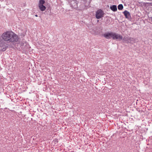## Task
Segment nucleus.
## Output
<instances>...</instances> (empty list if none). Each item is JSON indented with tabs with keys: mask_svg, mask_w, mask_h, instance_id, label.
Segmentation results:
<instances>
[{
	"mask_svg": "<svg viewBox=\"0 0 152 152\" xmlns=\"http://www.w3.org/2000/svg\"><path fill=\"white\" fill-rule=\"evenodd\" d=\"M1 37L5 41L8 42H16L19 39L18 35L11 31H7L3 33Z\"/></svg>",
	"mask_w": 152,
	"mask_h": 152,
	"instance_id": "f257e3e1",
	"label": "nucleus"
},
{
	"mask_svg": "<svg viewBox=\"0 0 152 152\" xmlns=\"http://www.w3.org/2000/svg\"><path fill=\"white\" fill-rule=\"evenodd\" d=\"M103 36L107 39H110L112 38L113 39H118L121 40L123 39L122 36L114 32H110L104 33Z\"/></svg>",
	"mask_w": 152,
	"mask_h": 152,
	"instance_id": "f03ea898",
	"label": "nucleus"
},
{
	"mask_svg": "<svg viewBox=\"0 0 152 152\" xmlns=\"http://www.w3.org/2000/svg\"><path fill=\"white\" fill-rule=\"evenodd\" d=\"M103 12L102 10H98L96 12V17L97 19H100L103 17Z\"/></svg>",
	"mask_w": 152,
	"mask_h": 152,
	"instance_id": "7ed1b4c3",
	"label": "nucleus"
},
{
	"mask_svg": "<svg viewBox=\"0 0 152 152\" xmlns=\"http://www.w3.org/2000/svg\"><path fill=\"white\" fill-rule=\"evenodd\" d=\"M125 17L126 18L128 19H130L131 18V16L130 13L127 11L126 10L123 12Z\"/></svg>",
	"mask_w": 152,
	"mask_h": 152,
	"instance_id": "20e7f679",
	"label": "nucleus"
},
{
	"mask_svg": "<svg viewBox=\"0 0 152 152\" xmlns=\"http://www.w3.org/2000/svg\"><path fill=\"white\" fill-rule=\"evenodd\" d=\"M110 8L113 12H115L117 10V7L116 5H113L111 6Z\"/></svg>",
	"mask_w": 152,
	"mask_h": 152,
	"instance_id": "39448f33",
	"label": "nucleus"
},
{
	"mask_svg": "<svg viewBox=\"0 0 152 152\" xmlns=\"http://www.w3.org/2000/svg\"><path fill=\"white\" fill-rule=\"evenodd\" d=\"M39 9L41 11H44L46 8V7L43 5H39Z\"/></svg>",
	"mask_w": 152,
	"mask_h": 152,
	"instance_id": "423d86ee",
	"label": "nucleus"
},
{
	"mask_svg": "<svg viewBox=\"0 0 152 152\" xmlns=\"http://www.w3.org/2000/svg\"><path fill=\"white\" fill-rule=\"evenodd\" d=\"M129 38L130 37H125L124 39L123 40L126 43H129Z\"/></svg>",
	"mask_w": 152,
	"mask_h": 152,
	"instance_id": "0eeeda50",
	"label": "nucleus"
},
{
	"mask_svg": "<svg viewBox=\"0 0 152 152\" xmlns=\"http://www.w3.org/2000/svg\"><path fill=\"white\" fill-rule=\"evenodd\" d=\"M135 39L134 38L130 37L129 43H133L135 42Z\"/></svg>",
	"mask_w": 152,
	"mask_h": 152,
	"instance_id": "6e6552de",
	"label": "nucleus"
},
{
	"mask_svg": "<svg viewBox=\"0 0 152 152\" xmlns=\"http://www.w3.org/2000/svg\"><path fill=\"white\" fill-rule=\"evenodd\" d=\"M118 8L119 10H122L123 8V6L122 4H120L118 6Z\"/></svg>",
	"mask_w": 152,
	"mask_h": 152,
	"instance_id": "1a4fd4ad",
	"label": "nucleus"
},
{
	"mask_svg": "<svg viewBox=\"0 0 152 152\" xmlns=\"http://www.w3.org/2000/svg\"><path fill=\"white\" fill-rule=\"evenodd\" d=\"M45 3V1L44 0H40L39 5H42Z\"/></svg>",
	"mask_w": 152,
	"mask_h": 152,
	"instance_id": "9d476101",
	"label": "nucleus"
},
{
	"mask_svg": "<svg viewBox=\"0 0 152 152\" xmlns=\"http://www.w3.org/2000/svg\"><path fill=\"white\" fill-rule=\"evenodd\" d=\"M7 49V47L5 46V47H4L2 49V50L3 51H5Z\"/></svg>",
	"mask_w": 152,
	"mask_h": 152,
	"instance_id": "9b49d317",
	"label": "nucleus"
},
{
	"mask_svg": "<svg viewBox=\"0 0 152 152\" xmlns=\"http://www.w3.org/2000/svg\"><path fill=\"white\" fill-rule=\"evenodd\" d=\"M150 19L151 20V21L152 22V16L150 18Z\"/></svg>",
	"mask_w": 152,
	"mask_h": 152,
	"instance_id": "f8f14e48",
	"label": "nucleus"
},
{
	"mask_svg": "<svg viewBox=\"0 0 152 152\" xmlns=\"http://www.w3.org/2000/svg\"><path fill=\"white\" fill-rule=\"evenodd\" d=\"M35 16L36 17H37V16H37V15H35Z\"/></svg>",
	"mask_w": 152,
	"mask_h": 152,
	"instance_id": "ddd939ff",
	"label": "nucleus"
}]
</instances>
